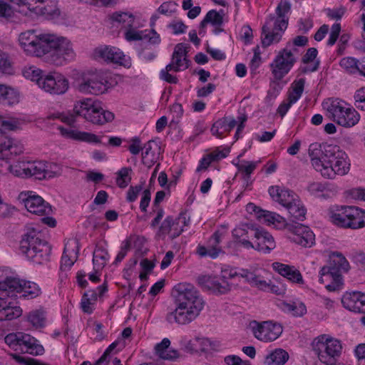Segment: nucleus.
Returning <instances> with one entry per match:
<instances>
[{
  "label": "nucleus",
  "instance_id": "obj_1",
  "mask_svg": "<svg viewBox=\"0 0 365 365\" xmlns=\"http://www.w3.org/2000/svg\"><path fill=\"white\" fill-rule=\"evenodd\" d=\"M313 168L327 179L345 175L350 169L348 156L338 145L314 143L308 150Z\"/></svg>",
  "mask_w": 365,
  "mask_h": 365
},
{
  "label": "nucleus",
  "instance_id": "obj_2",
  "mask_svg": "<svg viewBox=\"0 0 365 365\" xmlns=\"http://www.w3.org/2000/svg\"><path fill=\"white\" fill-rule=\"evenodd\" d=\"M176 307L166 316L168 323L180 325L194 321L202 310L205 302L195 287L187 283H179L173 289Z\"/></svg>",
  "mask_w": 365,
  "mask_h": 365
},
{
  "label": "nucleus",
  "instance_id": "obj_3",
  "mask_svg": "<svg viewBox=\"0 0 365 365\" xmlns=\"http://www.w3.org/2000/svg\"><path fill=\"white\" fill-rule=\"evenodd\" d=\"M76 116L83 117L86 120L97 125H103L114 119L112 112L104 110L98 103L91 98L76 101L73 106V113H61L58 118L62 122L71 125L76 122Z\"/></svg>",
  "mask_w": 365,
  "mask_h": 365
},
{
  "label": "nucleus",
  "instance_id": "obj_4",
  "mask_svg": "<svg viewBox=\"0 0 365 365\" xmlns=\"http://www.w3.org/2000/svg\"><path fill=\"white\" fill-rule=\"evenodd\" d=\"M291 10V4L287 0H281L276 8V16L270 15L262 29V44L267 47L272 43L280 41L282 35L287 28Z\"/></svg>",
  "mask_w": 365,
  "mask_h": 365
},
{
  "label": "nucleus",
  "instance_id": "obj_5",
  "mask_svg": "<svg viewBox=\"0 0 365 365\" xmlns=\"http://www.w3.org/2000/svg\"><path fill=\"white\" fill-rule=\"evenodd\" d=\"M20 250L35 263L43 264L49 260L51 247L36 230L29 228L20 242Z\"/></svg>",
  "mask_w": 365,
  "mask_h": 365
},
{
  "label": "nucleus",
  "instance_id": "obj_6",
  "mask_svg": "<svg viewBox=\"0 0 365 365\" xmlns=\"http://www.w3.org/2000/svg\"><path fill=\"white\" fill-rule=\"evenodd\" d=\"M349 268L345 257L340 252H333L329 255V266H324L320 270L319 282L323 284L324 277L331 278L332 283L326 284V288L331 292L336 291L343 284L342 273L347 272Z\"/></svg>",
  "mask_w": 365,
  "mask_h": 365
},
{
  "label": "nucleus",
  "instance_id": "obj_7",
  "mask_svg": "<svg viewBox=\"0 0 365 365\" xmlns=\"http://www.w3.org/2000/svg\"><path fill=\"white\" fill-rule=\"evenodd\" d=\"M329 213L331 222L337 226L351 229L365 227V211L357 207H336Z\"/></svg>",
  "mask_w": 365,
  "mask_h": 365
},
{
  "label": "nucleus",
  "instance_id": "obj_8",
  "mask_svg": "<svg viewBox=\"0 0 365 365\" xmlns=\"http://www.w3.org/2000/svg\"><path fill=\"white\" fill-rule=\"evenodd\" d=\"M50 38L51 37L49 34L39 33L36 30H28L21 33L19 41L26 54L40 57L49 53Z\"/></svg>",
  "mask_w": 365,
  "mask_h": 365
},
{
  "label": "nucleus",
  "instance_id": "obj_9",
  "mask_svg": "<svg viewBox=\"0 0 365 365\" xmlns=\"http://www.w3.org/2000/svg\"><path fill=\"white\" fill-rule=\"evenodd\" d=\"M312 347L319 361L327 365L334 364L342 349L341 341L327 334L316 337L312 342Z\"/></svg>",
  "mask_w": 365,
  "mask_h": 365
},
{
  "label": "nucleus",
  "instance_id": "obj_10",
  "mask_svg": "<svg viewBox=\"0 0 365 365\" xmlns=\"http://www.w3.org/2000/svg\"><path fill=\"white\" fill-rule=\"evenodd\" d=\"M327 105L326 109L329 117L337 124L344 127H352L359 122V113L345 101L336 98L329 104L327 103Z\"/></svg>",
  "mask_w": 365,
  "mask_h": 365
},
{
  "label": "nucleus",
  "instance_id": "obj_11",
  "mask_svg": "<svg viewBox=\"0 0 365 365\" xmlns=\"http://www.w3.org/2000/svg\"><path fill=\"white\" fill-rule=\"evenodd\" d=\"M48 46L49 53H51L52 62L57 65H62L65 61L74 59L75 52L69 40L64 37H58L51 34Z\"/></svg>",
  "mask_w": 365,
  "mask_h": 365
},
{
  "label": "nucleus",
  "instance_id": "obj_12",
  "mask_svg": "<svg viewBox=\"0 0 365 365\" xmlns=\"http://www.w3.org/2000/svg\"><path fill=\"white\" fill-rule=\"evenodd\" d=\"M249 327L257 339L264 342L274 341L282 333V326L272 321L259 322L254 320L250 322Z\"/></svg>",
  "mask_w": 365,
  "mask_h": 365
},
{
  "label": "nucleus",
  "instance_id": "obj_13",
  "mask_svg": "<svg viewBox=\"0 0 365 365\" xmlns=\"http://www.w3.org/2000/svg\"><path fill=\"white\" fill-rule=\"evenodd\" d=\"M296 58L287 47L280 51L270 64L272 73L277 80L282 79L291 70Z\"/></svg>",
  "mask_w": 365,
  "mask_h": 365
},
{
  "label": "nucleus",
  "instance_id": "obj_14",
  "mask_svg": "<svg viewBox=\"0 0 365 365\" xmlns=\"http://www.w3.org/2000/svg\"><path fill=\"white\" fill-rule=\"evenodd\" d=\"M107 77L101 72L89 75L83 81L78 84V89L83 93L100 95L108 88Z\"/></svg>",
  "mask_w": 365,
  "mask_h": 365
},
{
  "label": "nucleus",
  "instance_id": "obj_15",
  "mask_svg": "<svg viewBox=\"0 0 365 365\" xmlns=\"http://www.w3.org/2000/svg\"><path fill=\"white\" fill-rule=\"evenodd\" d=\"M40 88L51 94H63L68 88V81L61 73L50 72L40 81Z\"/></svg>",
  "mask_w": 365,
  "mask_h": 365
},
{
  "label": "nucleus",
  "instance_id": "obj_16",
  "mask_svg": "<svg viewBox=\"0 0 365 365\" xmlns=\"http://www.w3.org/2000/svg\"><path fill=\"white\" fill-rule=\"evenodd\" d=\"M287 229L289 231V239L304 247H310L314 244L315 236L308 227L300 223L289 224Z\"/></svg>",
  "mask_w": 365,
  "mask_h": 365
},
{
  "label": "nucleus",
  "instance_id": "obj_17",
  "mask_svg": "<svg viewBox=\"0 0 365 365\" xmlns=\"http://www.w3.org/2000/svg\"><path fill=\"white\" fill-rule=\"evenodd\" d=\"M198 284L204 289L217 294H223L230 290V284L225 279L215 276L202 275L197 277Z\"/></svg>",
  "mask_w": 365,
  "mask_h": 365
},
{
  "label": "nucleus",
  "instance_id": "obj_18",
  "mask_svg": "<svg viewBox=\"0 0 365 365\" xmlns=\"http://www.w3.org/2000/svg\"><path fill=\"white\" fill-rule=\"evenodd\" d=\"M253 230V237L255 238V250L264 254H269L275 248V241L269 232L258 228Z\"/></svg>",
  "mask_w": 365,
  "mask_h": 365
},
{
  "label": "nucleus",
  "instance_id": "obj_19",
  "mask_svg": "<svg viewBox=\"0 0 365 365\" xmlns=\"http://www.w3.org/2000/svg\"><path fill=\"white\" fill-rule=\"evenodd\" d=\"M341 303L344 307L350 311L365 313V294L361 292L345 293Z\"/></svg>",
  "mask_w": 365,
  "mask_h": 365
},
{
  "label": "nucleus",
  "instance_id": "obj_20",
  "mask_svg": "<svg viewBox=\"0 0 365 365\" xmlns=\"http://www.w3.org/2000/svg\"><path fill=\"white\" fill-rule=\"evenodd\" d=\"M79 245L77 240H69L65 244L63 253L61 261V269L68 270L78 258Z\"/></svg>",
  "mask_w": 365,
  "mask_h": 365
},
{
  "label": "nucleus",
  "instance_id": "obj_21",
  "mask_svg": "<svg viewBox=\"0 0 365 365\" xmlns=\"http://www.w3.org/2000/svg\"><path fill=\"white\" fill-rule=\"evenodd\" d=\"M24 201L25 207L31 213L48 215L52 212L51 205L38 195H29Z\"/></svg>",
  "mask_w": 365,
  "mask_h": 365
},
{
  "label": "nucleus",
  "instance_id": "obj_22",
  "mask_svg": "<svg viewBox=\"0 0 365 365\" xmlns=\"http://www.w3.org/2000/svg\"><path fill=\"white\" fill-rule=\"evenodd\" d=\"M304 78H300L293 83L292 91L289 93L287 102H283L278 107L277 113L282 117H284L292 105L300 98L304 91Z\"/></svg>",
  "mask_w": 365,
  "mask_h": 365
},
{
  "label": "nucleus",
  "instance_id": "obj_23",
  "mask_svg": "<svg viewBox=\"0 0 365 365\" xmlns=\"http://www.w3.org/2000/svg\"><path fill=\"white\" fill-rule=\"evenodd\" d=\"M222 237V232L220 231L215 232L209 239L207 247L198 246L197 254L201 257L209 256L212 259L217 257L219 254L222 252V249L219 246Z\"/></svg>",
  "mask_w": 365,
  "mask_h": 365
},
{
  "label": "nucleus",
  "instance_id": "obj_24",
  "mask_svg": "<svg viewBox=\"0 0 365 365\" xmlns=\"http://www.w3.org/2000/svg\"><path fill=\"white\" fill-rule=\"evenodd\" d=\"M60 133L62 136L79 141H83L86 143H100L101 140L98 136L96 135L84 131H79L76 130H73L71 128H65L63 127L59 126L58 128Z\"/></svg>",
  "mask_w": 365,
  "mask_h": 365
},
{
  "label": "nucleus",
  "instance_id": "obj_25",
  "mask_svg": "<svg viewBox=\"0 0 365 365\" xmlns=\"http://www.w3.org/2000/svg\"><path fill=\"white\" fill-rule=\"evenodd\" d=\"M21 314L22 309L20 307L0 297V321H11L19 318Z\"/></svg>",
  "mask_w": 365,
  "mask_h": 365
},
{
  "label": "nucleus",
  "instance_id": "obj_26",
  "mask_svg": "<svg viewBox=\"0 0 365 365\" xmlns=\"http://www.w3.org/2000/svg\"><path fill=\"white\" fill-rule=\"evenodd\" d=\"M21 338V351L34 356L42 355L44 353V348L34 336L23 332Z\"/></svg>",
  "mask_w": 365,
  "mask_h": 365
},
{
  "label": "nucleus",
  "instance_id": "obj_27",
  "mask_svg": "<svg viewBox=\"0 0 365 365\" xmlns=\"http://www.w3.org/2000/svg\"><path fill=\"white\" fill-rule=\"evenodd\" d=\"M96 53L108 62L119 63L120 65L125 64V56L123 53L116 47H101L96 49Z\"/></svg>",
  "mask_w": 365,
  "mask_h": 365
},
{
  "label": "nucleus",
  "instance_id": "obj_28",
  "mask_svg": "<svg viewBox=\"0 0 365 365\" xmlns=\"http://www.w3.org/2000/svg\"><path fill=\"white\" fill-rule=\"evenodd\" d=\"M269 193L272 198L279 204L287 207L297 198V195L292 191L281 188L279 186H272L269 189Z\"/></svg>",
  "mask_w": 365,
  "mask_h": 365
},
{
  "label": "nucleus",
  "instance_id": "obj_29",
  "mask_svg": "<svg viewBox=\"0 0 365 365\" xmlns=\"http://www.w3.org/2000/svg\"><path fill=\"white\" fill-rule=\"evenodd\" d=\"M180 344L182 349L187 353L204 351L208 346V340L198 336L189 339L186 336H184L180 339Z\"/></svg>",
  "mask_w": 365,
  "mask_h": 365
},
{
  "label": "nucleus",
  "instance_id": "obj_30",
  "mask_svg": "<svg viewBox=\"0 0 365 365\" xmlns=\"http://www.w3.org/2000/svg\"><path fill=\"white\" fill-rule=\"evenodd\" d=\"M272 267L276 272L290 282L298 284L303 283V278L300 272L294 267L279 262H274Z\"/></svg>",
  "mask_w": 365,
  "mask_h": 365
},
{
  "label": "nucleus",
  "instance_id": "obj_31",
  "mask_svg": "<svg viewBox=\"0 0 365 365\" xmlns=\"http://www.w3.org/2000/svg\"><path fill=\"white\" fill-rule=\"evenodd\" d=\"M146 32L147 31H138L129 28L125 34V37L129 41L145 39L152 44H158L160 42V36L154 29H152L148 34Z\"/></svg>",
  "mask_w": 365,
  "mask_h": 365
},
{
  "label": "nucleus",
  "instance_id": "obj_32",
  "mask_svg": "<svg viewBox=\"0 0 365 365\" xmlns=\"http://www.w3.org/2000/svg\"><path fill=\"white\" fill-rule=\"evenodd\" d=\"M240 274V277L245 278L247 282L259 289L266 291L269 286V282H267L257 270L250 271L242 269Z\"/></svg>",
  "mask_w": 365,
  "mask_h": 365
},
{
  "label": "nucleus",
  "instance_id": "obj_33",
  "mask_svg": "<svg viewBox=\"0 0 365 365\" xmlns=\"http://www.w3.org/2000/svg\"><path fill=\"white\" fill-rule=\"evenodd\" d=\"M187 47L183 43H178L172 56V61L175 64V72L184 71L189 67L190 61L187 58Z\"/></svg>",
  "mask_w": 365,
  "mask_h": 365
},
{
  "label": "nucleus",
  "instance_id": "obj_34",
  "mask_svg": "<svg viewBox=\"0 0 365 365\" xmlns=\"http://www.w3.org/2000/svg\"><path fill=\"white\" fill-rule=\"evenodd\" d=\"M23 283V279L8 276L6 280L0 282V292H5L8 297H14L16 293H21Z\"/></svg>",
  "mask_w": 365,
  "mask_h": 365
},
{
  "label": "nucleus",
  "instance_id": "obj_35",
  "mask_svg": "<svg viewBox=\"0 0 365 365\" xmlns=\"http://www.w3.org/2000/svg\"><path fill=\"white\" fill-rule=\"evenodd\" d=\"M237 125V120L232 117H225L215 122L211 128L213 135L220 138L224 133L230 132Z\"/></svg>",
  "mask_w": 365,
  "mask_h": 365
},
{
  "label": "nucleus",
  "instance_id": "obj_36",
  "mask_svg": "<svg viewBox=\"0 0 365 365\" xmlns=\"http://www.w3.org/2000/svg\"><path fill=\"white\" fill-rule=\"evenodd\" d=\"M170 345V341L168 338H164L160 343L155 345V349L156 354L163 359L173 360L178 358V354L176 350L168 349Z\"/></svg>",
  "mask_w": 365,
  "mask_h": 365
},
{
  "label": "nucleus",
  "instance_id": "obj_37",
  "mask_svg": "<svg viewBox=\"0 0 365 365\" xmlns=\"http://www.w3.org/2000/svg\"><path fill=\"white\" fill-rule=\"evenodd\" d=\"M259 220L263 221L267 225H273L277 229L287 228V225L289 224L286 223L285 219L278 215L276 212L263 210V213L260 215Z\"/></svg>",
  "mask_w": 365,
  "mask_h": 365
},
{
  "label": "nucleus",
  "instance_id": "obj_38",
  "mask_svg": "<svg viewBox=\"0 0 365 365\" xmlns=\"http://www.w3.org/2000/svg\"><path fill=\"white\" fill-rule=\"evenodd\" d=\"M289 359L288 353L282 349H277L267 354L264 359L266 365H284Z\"/></svg>",
  "mask_w": 365,
  "mask_h": 365
},
{
  "label": "nucleus",
  "instance_id": "obj_39",
  "mask_svg": "<svg viewBox=\"0 0 365 365\" xmlns=\"http://www.w3.org/2000/svg\"><path fill=\"white\" fill-rule=\"evenodd\" d=\"M18 93L10 87L0 85V103L4 106H11L19 102Z\"/></svg>",
  "mask_w": 365,
  "mask_h": 365
},
{
  "label": "nucleus",
  "instance_id": "obj_40",
  "mask_svg": "<svg viewBox=\"0 0 365 365\" xmlns=\"http://www.w3.org/2000/svg\"><path fill=\"white\" fill-rule=\"evenodd\" d=\"M190 222V216L186 211L181 212L179 216L173 218V239L180 236L183 232L184 227L188 226Z\"/></svg>",
  "mask_w": 365,
  "mask_h": 365
},
{
  "label": "nucleus",
  "instance_id": "obj_41",
  "mask_svg": "<svg viewBox=\"0 0 365 365\" xmlns=\"http://www.w3.org/2000/svg\"><path fill=\"white\" fill-rule=\"evenodd\" d=\"M223 16L222 9L219 11L214 9L209 11L200 22V28H205L207 24H211L213 26H221L223 24Z\"/></svg>",
  "mask_w": 365,
  "mask_h": 365
},
{
  "label": "nucleus",
  "instance_id": "obj_42",
  "mask_svg": "<svg viewBox=\"0 0 365 365\" xmlns=\"http://www.w3.org/2000/svg\"><path fill=\"white\" fill-rule=\"evenodd\" d=\"M109 255L102 247H97L93 252V263L95 272L101 270L108 260Z\"/></svg>",
  "mask_w": 365,
  "mask_h": 365
},
{
  "label": "nucleus",
  "instance_id": "obj_43",
  "mask_svg": "<svg viewBox=\"0 0 365 365\" xmlns=\"http://www.w3.org/2000/svg\"><path fill=\"white\" fill-rule=\"evenodd\" d=\"M26 165L28 177H34L38 180L46 179L45 162H27Z\"/></svg>",
  "mask_w": 365,
  "mask_h": 365
},
{
  "label": "nucleus",
  "instance_id": "obj_44",
  "mask_svg": "<svg viewBox=\"0 0 365 365\" xmlns=\"http://www.w3.org/2000/svg\"><path fill=\"white\" fill-rule=\"evenodd\" d=\"M286 208L293 219L300 221L305 219L307 210L301 203L298 196Z\"/></svg>",
  "mask_w": 365,
  "mask_h": 365
},
{
  "label": "nucleus",
  "instance_id": "obj_45",
  "mask_svg": "<svg viewBox=\"0 0 365 365\" xmlns=\"http://www.w3.org/2000/svg\"><path fill=\"white\" fill-rule=\"evenodd\" d=\"M153 145L158 147L157 143L154 140H149L143 147L145 151L142 153V160L143 164L149 168L153 165L156 159L155 153L153 150Z\"/></svg>",
  "mask_w": 365,
  "mask_h": 365
},
{
  "label": "nucleus",
  "instance_id": "obj_46",
  "mask_svg": "<svg viewBox=\"0 0 365 365\" xmlns=\"http://www.w3.org/2000/svg\"><path fill=\"white\" fill-rule=\"evenodd\" d=\"M28 322L36 329L41 328L46 324L45 312L43 309H36L27 315Z\"/></svg>",
  "mask_w": 365,
  "mask_h": 365
},
{
  "label": "nucleus",
  "instance_id": "obj_47",
  "mask_svg": "<svg viewBox=\"0 0 365 365\" xmlns=\"http://www.w3.org/2000/svg\"><path fill=\"white\" fill-rule=\"evenodd\" d=\"M22 287V296L29 299H34L41 294V289L38 285L34 282L24 280Z\"/></svg>",
  "mask_w": 365,
  "mask_h": 365
},
{
  "label": "nucleus",
  "instance_id": "obj_48",
  "mask_svg": "<svg viewBox=\"0 0 365 365\" xmlns=\"http://www.w3.org/2000/svg\"><path fill=\"white\" fill-rule=\"evenodd\" d=\"M236 166L238 170L245 175L243 179L246 182L247 185H248L250 180V175L255 170L257 163L242 160L240 163H237Z\"/></svg>",
  "mask_w": 365,
  "mask_h": 365
},
{
  "label": "nucleus",
  "instance_id": "obj_49",
  "mask_svg": "<svg viewBox=\"0 0 365 365\" xmlns=\"http://www.w3.org/2000/svg\"><path fill=\"white\" fill-rule=\"evenodd\" d=\"M256 230V228H255L254 226L251 225H242L236 227L232 230V235L235 239L238 240L245 237L249 238L250 236L252 237L254 235V230Z\"/></svg>",
  "mask_w": 365,
  "mask_h": 365
},
{
  "label": "nucleus",
  "instance_id": "obj_50",
  "mask_svg": "<svg viewBox=\"0 0 365 365\" xmlns=\"http://www.w3.org/2000/svg\"><path fill=\"white\" fill-rule=\"evenodd\" d=\"M340 66L350 73L359 72L360 61L353 57H345L341 59Z\"/></svg>",
  "mask_w": 365,
  "mask_h": 365
},
{
  "label": "nucleus",
  "instance_id": "obj_51",
  "mask_svg": "<svg viewBox=\"0 0 365 365\" xmlns=\"http://www.w3.org/2000/svg\"><path fill=\"white\" fill-rule=\"evenodd\" d=\"M111 19L113 21L122 24L124 28H131L134 22L133 14L125 12L114 13L111 16Z\"/></svg>",
  "mask_w": 365,
  "mask_h": 365
},
{
  "label": "nucleus",
  "instance_id": "obj_52",
  "mask_svg": "<svg viewBox=\"0 0 365 365\" xmlns=\"http://www.w3.org/2000/svg\"><path fill=\"white\" fill-rule=\"evenodd\" d=\"M283 309L294 317H302L307 312L305 305L299 302L284 303Z\"/></svg>",
  "mask_w": 365,
  "mask_h": 365
},
{
  "label": "nucleus",
  "instance_id": "obj_53",
  "mask_svg": "<svg viewBox=\"0 0 365 365\" xmlns=\"http://www.w3.org/2000/svg\"><path fill=\"white\" fill-rule=\"evenodd\" d=\"M23 74L25 78L30 79L32 81H36L38 87L40 88V81L43 79L44 75H46L41 69H38L34 66L24 68Z\"/></svg>",
  "mask_w": 365,
  "mask_h": 365
},
{
  "label": "nucleus",
  "instance_id": "obj_54",
  "mask_svg": "<svg viewBox=\"0 0 365 365\" xmlns=\"http://www.w3.org/2000/svg\"><path fill=\"white\" fill-rule=\"evenodd\" d=\"M132 169L130 168H123L118 172L116 183L120 188L126 187L131 181L130 173Z\"/></svg>",
  "mask_w": 365,
  "mask_h": 365
},
{
  "label": "nucleus",
  "instance_id": "obj_55",
  "mask_svg": "<svg viewBox=\"0 0 365 365\" xmlns=\"http://www.w3.org/2000/svg\"><path fill=\"white\" fill-rule=\"evenodd\" d=\"M22 335L23 332L10 333L5 336V343L16 351L20 350Z\"/></svg>",
  "mask_w": 365,
  "mask_h": 365
},
{
  "label": "nucleus",
  "instance_id": "obj_56",
  "mask_svg": "<svg viewBox=\"0 0 365 365\" xmlns=\"http://www.w3.org/2000/svg\"><path fill=\"white\" fill-rule=\"evenodd\" d=\"M175 64L171 60L170 63L166 66L165 69H163L160 73V78L169 83H177L178 78L176 76H173L169 73V71H173L175 72Z\"/></svg>",
  "mask_w": 365,
  "mask_h": 365
},
{
  "label": "nucleus",
  "instance_id": "obj_57",
  "mask_svg": "<svg viewBox=\"0 0 365 365\" xmlns=\"http://www.w3.org/2000/svg\"><path fill=\"white\" fill-rule=\"evenodd\" d=\"M27 162L21 161L9 166L8 170L16 177H28Z\"/></svg>",
  "mask_w": 365,
  "mask_h": 365
},
{
  "label": "nucleus",
  "instance_id": "obj_58",
  "mask_svg": "<svg viewBox=\"0 0 365 365\" xmlns=\"http://www.w3.org/2000/svg\"><path fill=\"white\" fill-rule=\"evenodd\" d=\"M172 226H173V217L172 216H168L160 226L158 235L163 237L169 235L170 237L173 239Z\"/></svg>",
  "mask_w": 365,
  "mask_h": 365
},
{
  "label": "nucleus",
  "instance_id": "obj_59",
  "mask_svg": "<svg viewBox=\"0 0 365 365\" xmlns=\"http://www.w3.org/2000/svg\"><path fill=\"white\" fill-rule=\"evenodd\" d=\"M21 123L15 118L3 119L0 117V125L4 130H15L20 127Z\"/></svg>",
  "mask_w": 365,
  "mask_h": 365
},
{
  "label": "nucleus",
  "instance_id": "obj_60",
  "mask_svg": "<svg viewBox=\"0 0 365 365\" xmlns=\"http://www.w3.org/2000/svg\"><path fill=\"white\" fill-rule=\"evenodd\" d=\"M45 174L46 179H49L59 175L61 173V169L56 163L45 162Z\"/></svg>",
  "mask_w": 365,
  "mask_h": 365
},
{
  "label": "nucleus",
  "instance_id": "obj_61",
  "mask_svg": "<svg viewBox=\"0 0 365 365\" xmlns=\"http://www.w3.org/2000/svg\"><path fill=\"white\" fill-rule=\"evenodd\" d=\"M178 4L173 1H167L163 3L157 10V12L165 16H170L175 12Z\"/></svg>",
  "mask_w": 365,
  "mask_h": 365
},
{
  "label": "nucleus",
  "instance_id": "obj_62",
  "mask_svg": "<svg viewBox=\"0 0 365 365\" xmlns=\"http://www.w3.org/2000/svg\"><path fill=\"white\" fill-rule=\"evenodd\" d=\"M12 139L4 136L1 130L0 135V153L2 158H7L9 156V150L11 147Z\"/></svg>",
  "mask_w": 365,
  "mask_h": 365
},
{
  "label": "nucleus",
  "instance_id": "obj_63",
  "mask_svg": "<svg viewBox=\"0 0 365 365\" xmlns=\"http://www.w3.org/2000/svg\"><path fill=\"white\" fill-rule=\"evenodd\" d=\"M355 106L365 111V88L358 90L354 95Z\"/></svg>",
  "mask_w": 365,
  "mask_h": 365
},
{
  "label": "nucleus",
  "instance_id": "obj_64",
  "mask_svg": "<svg viewBox=\"0 0 365 365\" xmlns=\"http://www.w3.org/2000/svg\"><path fill=\"white\" fill-rule=\"evenodd\" d=\"M14 16V9L8 3L0 0V17L9 19Z\"/></svg>",
  "mask_w": 365,
  "mask_h": 365
}]
</instances>
